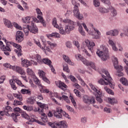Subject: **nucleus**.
Returning a JSON list of instances; mask_svg holds the SVG:
<instances>
[{
    "label": "nucleus",
    "mask_w": 128,
    "mask_h": 128,
    "mask_svg": "<svg viewBox=\"0 0 128 128\" xmlns=\"http://www.w3.org/2000/svg\"><path fill=\"white\" fill-rule=\"evenodd\" d=\"M21 116L22 118H26V120H28L29 121L27 122V124H32V122H36L38 124H41L42 126H44L46 124V122H48V117L46 116V114L44 113L42 114V121L40 120H36V116L34 115H32L30 116H28L26 113L24 112H22L21 113Z\"/></svg>",
    "instance_id": "obj_1"
},
{
    "label": "nucleus",
    "mask_w": 128,
    "mask_h": 128,
    "mask_svg": "<svg viewBox=\"0 0 128 128\" xmlns=\"http://www.w3.org/2000/svg\"><path fill=\"white\" fill-rule=\"evenodd\" d=\"M42 44H44V47L42 46V45H40V41L38 40H34V42L40 48H42V50L46 54V52H52L51 50H52L54 48H56V44H54L52 43V42L50 41H46L44 40H42ZM50 46V48L48 46Z\"/></svg>",
    "instance_id": "obj_2"
},
{
    "label": "nucleus",
    "mask_w": 128,
    "mask_h": 128,
    "mask_svg": "<svg viewBox=\"0 0 128 128\" xmlns=\"http://www.w3.org/2000/svg\"><path fill=\"white\" fill-rule=\"evenodd\" d=\"M103 74H106V76L104 75H102V78L105 80H104L103 79H100L98 82L100 84H102V86H108V84L110 86L111 88H114V84L112 82V77H110V73L108 70H102Z\"/></svg>",
    "instance_id": "obj_3"
},
{
    "label": "nucleus",
    "mask_w": 128,
    "mask_h": 128,
    "mask_svg": "<svg viewBox=\"0 0 128 128\" xmlns=\"http://www.w3.org/2000/svg\"><path fill=\"white\" fill-rule=\"evenodd\" d=\"M108 48H106L104 45L100 46V48L96 52V54L98 56H100L104 62H106L108 58Z\"/></svg>",
    "instance_id": "obj_4"
},
{
    "label": "nucleus",
    "mask_w": 128,
    "mask_h": 128,
    "mask_svg": "<svg viewBox=\"0 0 128 128\" xmlns=\"http://www.w3.org/2000/svg\"><path fill=\"white\" fill-rule=\"evenodd\" d=\"M112 60L114 62V68L117 70V76H123L124 73L122 72V66H118V58L116 56H114L112 58Z\"/></svg>",
    "instance_id": "obj_5"
},
{
    "label": "nucleus",
    "mask_w": 128,
    "mask_h": 128,
    "mask_svg": "<svg viewBox=\"0 0 128 128\" xmlns=\"http://www.w3.org/2000/svg\"><path fill=\"white\" fill-rule=\"evenodd\" d=\"M32 58L33 60H36V62L40 64H50L51 62L50 60L48 58H43L42 60L40 55L38 54L32 55Z\"/></svg>",
    "instance_id": "obj_6"
},
{
    "label": "nucleus",
    "mask_w": 128,
    "mask_h": 128,
    "mask_svg": "<svg viewBox=\"0 0 128 128\" xmlns=\"http://www.w3.org/2000/svg\"><path fill=\"white\" fill-rule=\"evenodd\" d=\"M54 116L57 118H62V116H65V118H68L70 116L66 112H64L62 108L58 107L56 108V111H54Z\"/></svg>",
    "instance_id": "obj_7"
},
{
    "label": "nucleus",
    "mask_w": 128,
    "mask_h": 128,
    "mask_svg": "<svg viewBox=\"0 0 128 128\" xmlns=\"http://www.w3.org/2000/svg\"><path fill=\"white\" fill-rule=\"evenodd\" d=\"M63 22L64 24H68L65 26V30L67 32H72V30H74V24H76V22L68 18L64 19L63 20Z\"/></svg>",
    "instance_id": "obj_8"
},
{
    "label": "nucleus",
    "mask_w": 128,
    "mask_h": 128,
    "mask_svg": "<svg viewBox=\"0 0 128 128\" xmlns=\"http://www.w3.org/2000/svg\"><path fill=\"white\" fill-rule=\"evenodd\" d=\"M52 24L54 28H58V30H59V32L60 34L66 35V34H69L70 32H66V28L65 30H64L62 27H60V26H58V22L56 21V18L52 19Z\"/></svg>",
    "instance_id": "obj_9"
},
{
    "label": "nucleus",
    "mask_w": 128,
    "mask_h": 128,
    "mask_svg": "<svg viewBox=\"0 0 128 128\" xmlns=\"http://www.w3.org/2000/svg\"><path fill=\"white\" fill-rule=\"evenodd\" d=\"M49 126L52 128H68V124L66 121H60L58 124H54L51 122H48Z\"/></svg>",
    "instance_id": "obj_10"
},
{
    "label": "nucleus",
    "mask_w": 128,
    "mask_h": 128,
    "mask_svg": "<svg viewBox=\"0 0 128 128\" xmlns=\"http://www.w3.org/2000/svg\"><path fill=\"white\" fill-rule=\"evenodd\" d=\"M78 6H80V4L76 3L73 10L74 16H76V18H78L79 20H84V16H82V14H80Z\"/></svg>",
    "instance_id": "obj_11"
},
{
    "label": "nucleus",
    "mask_w": 128,
    "mask_h": 128,
    "mask_svg": "<svg viewBox=\"0 0 128 128\" xmlns=\"http://www.w3.org/2000/svg\"><path fill=\"white\" fill-rule=\"evenodd\" d=\"M10 44L14 46V48H16V49L14 50L16 54L20 58V56H22V46H20L18 44H16L14 42H10Z\"/></svg>",
    "instance_id": "obj_12"
},
{
    "label": "nucleus",
    "mask_w": 128,
    "mask_h": 128,
    "mask_svg": "<svg viewBox=\"0 0 128 128\" xmlns=\"http://www.w3.org/2000/svg\"><path fill=\"white\" fill-rule=\"evenodd\" d=\"M92 30H90L89 34L94 36V38L98 39L100 36V32L96 28H94V25H92Z\"/></svg>",
    "instance_id": "obj_13"
},
{
    "label": "nucleus",
    "mask_w": 128,
    "mask_h": 128,
    "mask_svg": "<svg viewBox=\"0 0 128 128\" xmlns=\"http://www.w3.org/2000/svg\"><path fill=\"white\" fill-rule=\"evenodd\" d=\"M82 24L84 26V28L86 30V32H88V29L86 27V25L84 23L80 22V21H77V25L78 26V31L79 32L82 34V36H86V32H84V30H82Z\"/></svg>",
    "instance_id": "obj_14"
},
{
    "label": "nucleus",
    "mask_w": 128,
    "mask_h": 128,
    "mask_svg": "<svg viewBox=\"0 0 128 128\" xmlns=\"http://www.w3.org/2000/svg\"><path fill=\"white\" fill-rule=\"evenodd\" d=\"M83 101L85 104H96V100L93 96H83Z\"/></svg>",
    "instance_id": "obj_15"
},
{
    "label": "nucleus",
    "mask_w": 128,
    "mask_h": 128,
    "mask_svg": "<svg viewBox=\"0 0 128 128\" xmlns=\"http://www.w3.org/2000/svg\"><path fill=\"white\" fill-rule=\"evenodd\" d=\"M22 22H24V24H30V22H32V24H34V22H40V21H38V20L34 16L26 17L25 18L22 19Z\"/></svg>",
    "instance_id": "obj_16"
},
{
    "label": "nucleus",
    "mask_w": 128,
    "mask_h": 128,
    "mask_svg": "<svg viewBox=\"0 0 128 128\" xmlns=\"http://www.w3.org/2000/svg\"><path fill=\"white\" fill-rule=\"evenodd\" d=\"M36 12H37V18L40 20V22L42 24L43 26H46V21L44 20V18H42V12L40 8H36Z\"/></svg>",
    "instance_id": "obj_17"
},
{
    "label": "nucleus",
    "mask_w": 128,
    "mask_h": 128,
    "mask_svg": "<svg viewBox=\"0 0 128 128\" xmlns=\"http://www.w3.org/2000/svg\"><path fill=\"white\" fill-rule=\"evenodd\" d=\"M12 110V107L9 106H7L4 108L2 111L0 112V118H1L0 116H10V111Z\"/></svg>",
    "instance_id": "obj_18"
},
{
    "label": "nucleus",
    "mask_w": 128,
    "mask_h": 128,
    "mask_svg": "<svg viewBox=\"0 0 128 128\" xmlns=\"http://www.w3.org/2000/svg\"><path fill=\"white\" fill-rule=\"evenodd\" d=\"M14 96L18 98L20 101L18 100H14L13 104L14 106H22V94H14Z\"/></svg>",
    "instance_id": "obj_19"
},
{
    "label": "nucleus",
    "mask_w": 128,
    "mask_h": 128,
    "mask_svg": "<svg viewBox=\"0 0 128 128\" xmlns=\"http://www.w3.org/2000/svg\"><path fill=\"white\" fill-rule=\"evenodd\" d=\"M12 68L14 72H16L20 74H26V72H24V69H22V68L20 66H12Z\"/></svg>",
    "instance_id": "obj_20"
},
{
    "label": "nucleus",
    "mask_w": 128,
    "mask_h": 128,
    "mask_svg": "<svg viewBox=\"0 0 128 128\" xmlns=\"http://www.w3.org/2000/svg\"><path fill=\"white\" fill-rule=\"evenodd\" d=\"M16 40L18 42H22L24 40V34L21 31L16 32Z\"/></svg>",
    "instance_id": "obj_21"
},
{
    "label": "nucleus",
    "mask_w": 128,
    "mask_h": 128,
    "mask_svg": "<svg viewBox=\"0 0 128 128\" xmlns=\"http://www.w3.org/2000/svg\"><path fill=\"white\" fill-rule=\"evenodd\" d=\"M38 74L40 78H42L44 82H47V84H50V80H48V79L47 78L46 76V72H44L40 70L38 71Z\"/></svg>",
    "instance_id": "obj_22"
},
{
    "label": "nucleus",
    "mask_w": 128,
    "mask_h": 128,
    "mask_svg": "<svg viewBox=\"0 0 128 128\" xmlns=\"http://www.w3.org/2000/svg\"><path fill=\"white\" fill-rule=\"evenodd\" d=\"M82 62L85 66H90L93 70H96V64L94 62H89L88 60H86V59H83L82 60Z\"/></svg>",
    "instance_id": "obj_23"
},
{
    "label": "nucleus",
    "mask_w": 128,
    "mask_h": 128,
    "mask_svg": "<svg viewBox=\"0 0 128 128\" xmlns=\"http://www.w3.org/2000/svg\"><path fill=\"white\" fill-rule=\"evenodd\" d=\"M83 44H86V46H88V50H90V52L92 50V48H94V47L95 46L94 42H90L88 40H85Z\"/></svg>",
    "instance_id": "obj_24"
},
{
    "label": "nucleus",
    "mask_w": 128,
    "mask_h": 128,
    "mask_svg": "<svg viewBox=\"0 0 128 128\" xmlns=\"http://www.w3.org/2000/svg\"><path fill=\"white\" fill-rule=\"evenodd\" d=\"M22 64L24 68H28V66H32V62L28 60H24L22 62Z\"/></svg>",
    "instance_id": "obj_25"
},
{
    "label": "nucleus",
    "mask_w": 128,
    "mask_h": 128,
    "mask_svg": "<svg viewBox=\"0 0 128 128\" xmlns=\"http://www.w3.org/2000/svg\"><path fill=\"white\" fill-rule=\"evenodd\" d=\"M37 104L40 108H42V112H44V110H48V108L46 104H42V102H37Z\"/></svg>",
    "instance_id": "obj_26"
},
{
    "label": "nucleus",
    "mask_w": 128,
    "mask_h": 128,
    "mask_svg": "<svg viewBox=\"0 0 128 128\" xmlns=\"http://www.w3.org/2000/svg\"><path fill=\"white\" fill-rule=\"evenodd\" d=\"M34 82L36 83V84L38 86L40 90H40H42V88H44V86L40 84V80L38 78L36 77L34 78Z\"/></svg>",
    "instance_id": "obj_27"
},
{
    "label": "nucleus",
    "mask_w": 128,
    "mask_h": 128,
    "mask_svg": "<svg viewBox=\"0 0 128 128\" xmlns=\"http://www.w3.org/2000/svg\"><path fill=\"white\" fill-rule=\"evenodd\" d=\"M108 10L109 11L110 10V12H111L112 13V14L113 15V16H116V14H118L116 10L114 9V8L112 6H110V5L108 6Z\"/></svg>",
    "instance_id": "obj_28"
},
{
    "label": "nucleus",
    "mask_w": 128,
    "mask_h": 128,
    "mask_svg": "<svg viewBox=\"0 0 128 128\" xmlns=\"http://www.w3.org/2000/svg\"><path fill=\"white\" fill-rule=\"evenodd\" d=\"M30 32H32V34H38V27L36 26H30Z\"/></svg>",
    "instance_id": "obj_29"
},
{
    "label": "nucleus",
    "mask_w": 128,
    "mask_h": 128,
    "mask_svg": "<svg viewBox=\"0 0 128 128\" xmlns=\"http://www.w3.org/2000/svg\"><path fill=\"white\" fill-rule=\"evenodd\" d=\"M63 58L66 62L68 64H70L71 66H74V63L72 62V60L70 59V58H68V56H66V55L63 56Z\"/></svg>",
    "instance_id": "obj_30"
},
{
    "label": "nucleus",
    "mask_w": 128,
    "mask_h": 128,
    "mask_svg": "<svg viewBox=\"0 0 128 128\" xmlns=\"http://www.w3.org/2000/svg\"><path fill=\"white\" fill-rule=\"evenodd\" d=\"M108 44L110 46H112L113 50H114L115 52H116V50H118V48H116V44H114V41L109 40Z\"/></svg>",
    "instance_id": "obj_31"
},
{
    "label": "nucleus",
    "mask_w": 128,
    "mask_h": 128,
    "mask_svg": "<svg viewBox=\"0 0 128 128\" xmlns=\"http://www.w3.org/2000/svg\"><path fill=\"white\" fill-rule=\"evenodd\" d=\"M57 86H59V88H68V86L64 83V82H62L60 81L59 82H56Z\"/></svg>",
    "instance_id": "obj_32"
},
{
    "label": "nucleus",
    "mask_w": 128,
    "mask_h": 128,
    "mask_svg": "<svg viewBox=\"0 0 128 128\" xmlns=\"http://www.w3.org/2000/svg\"><path fill=\"white\" fill-rule=\"evenodd\" d=\"M89 86H90V88H92V90H94V92H96V94H101L100 90H98V89H96V87L94 85H92V84H90Z\"/></svg>",
    "instance_id": "obj_33"
},
{
    "label": "nucleus",
    "mask_w": 128,
    "mask_h": 128,
    "mask_svg": "<svg viewBox=\"0 0 128 128\" xmlns=\"http://www.w3.org/2000/svg\"><path fill=\"white\" fill-rule=\"evenodd\" d=\"M20 92L22 94H28L29 96L32 94V92L30 90L22 89Z\"/></svg>",
    "instance_id": "obj_34"
},
{
    "label": "nucleus",
    "mask_w": 128,
    "mask_h": 128,
    "mask_svg": "<svg viewBox=\"0 0 128 128\" xmlns=\"http://www.w3.org/2000/svg\"><path fill=\"white\" fill-rule=\"evenodd\" d=\"M4 22L5 26H8V28H12V24L10 22V21L6 20V19H4Z\"/></svg>",
    "instance_id": "obj_35"
},
{
    "label": "nucleus",
    "mask_w": 128,
    "mask_h": 128,
    "mask_svg": "<svg viewBox=\"0 0 128 128\" xmlns=\"http://www.w3.org/2000/svg\"><path fill=\"white\" fill-rule=\"evenodd\" d=\"M98 10V11L100 12H101V14H106V12H109L108 8V9H106V8L104 7H102V6L99 7Z\"/></svg>",
    "instance_id": "obj_36"
},
{
    "label": "nucleus",
    "mask_w": 128,
    "mask_h": 128,
    "mask_svg": "<svg viewBox=\"0 0 128 128\" xmlns=\"http://www.w3.org/2000/svg\"><path fill=\"white\" fill-rule=\"evenodd\" d=\"M23 30L26 36H28V32H30V26L27 25L26 27H24Z\"/></svg>",
    "instance_id": "obj_37"
},
{
    "label": "nucleus",
    "mask_w": 128,
    "mask_h": 128,
    "mask_svg": "<svg viewBox=\"0 0 128 128\" xmlns=\"http://www.w3.org/2000/svg\"><path fill=\"white\" fill-rule=\"evenodd\" d=\"M10 83L12 90H16L17 88L16 86V81H14V80H10Z\"/></svg>",
    "instance_id": "obj_38"
},
{
    "label": "nucleus",
    "mask_w": 128,
    "mask_h": 128,
    "mask_svg": "<svg viewBox=\"0 0 128 128\" xmlns=\"http://www.w3.org/2000/svg\"><path fill=\"white\" fill-rule=\"evenodd\" d=\"M48 38H52V36H55V38H60V35L58 33H52V34H47Z\"/></svg>",
    "instance_id": "obj_39"
},
{
    "label": "nucleus",
    "mask_w": 128,
    "mask_h": 128,
    "mask_svg": "<svg viewBox=\"0 0 128 128\" xmlns=\"http://www.w3.org/2000/svg\"><path fill=\"white\" fill-rule=\"evenodd\" d=\"M108 100L110 104H114L118 102V100L114 98H108Z\"/></svg>",
    "instance_id": "obj_40"
},
{
    "label": "nucleus",
    "mask_w": 128,
    "mask_h": 128,
    "mask_svg": "<svg viewBox=\"0 0 128 128\" xmlns=\"http://www.w3.org/2000/svg\"><path fill=\"white\" fill-rule=\"evenodd\" d=\"M70 98L71 100V102H72L74 106V108H76V106H77L76 102V100H74V96H72V95L70 94Z\"/></svg>",
    "instance_id": "obj_41"
},
{
    "label": "nucleus",
    "mask_w": 128,
    "mask_h": 128,
    "mask_svg": "<svg viewBox=\"0 0 128 128\" xmlns=\"http://www.w3.org/2000/svg\"><path fill=\"white\" fill-rule=\"evenodd\" d=\"M28 104H34V102H36V99L34 97L29 98L28 100Z\"/></svg>",
    "instance_id": "obj_42"
},
{
    "label": "nucleus",
    "mask_w": 128,
    "mask_h": 128,
    "mask_svg": "<svg viewBox=\"0 0 128 128\" xmlns=\"http://www.w3.org/2000/svg\"><path fill=\"white\" fill-rule=\"evenodd\" d=\"M120 82L124 84V86H128V82L126 78H122L120 79Z\"/></svg>",
    "instance_id": "obj_43"
},
{
    "label": "nucleus",
    "mask_w": 128,
    "mask_h": 128,
    "mask_svg": "<svg viewBox=\"0 0 128 128\" xmlns=\"http://www.w3.org/2000/svg\"><path fill=\"white\" fill-rule=\"evenodd\" d=\"M6 46H4V45L2 46V48L4 50H7L8 52H12V49L10 48V46H8V44H6Z\"/></svg>",
    "instance_id": "obj_44"
},
{
    "label": "nucleus",
    "mask_w": 128,
    "mask_h": 128,
    "mask_svg": "<svg viewBox=\"0 0 128 128\" xmlns=\"http://www.w3.org/2000/svg\"><path fill=\"white\" fill-rule=\"evenodd\" d=\"M76 78H78V80L80 82L82 86H86V82H84V80L82 79L80 75L78 74L76 75Z\"/></svg>",
    "instance_id": "obj_45"
},
{
    "label": "nucleus",
    "mask_w": 128,
    "mask_h": 128,
    "mask_svg": "<svg viewBox=\"0 0 128 128\" xmlns=\"http://www.w3.org/2000/svg\"><path fill=\"white\" fill-rule=\"evenodd\" d=\"M63 70L64 72H70V69L68 68V64H64L63 66Z\"/></svg>",
    "instance_id": "obj_46"
},
{
    "label": "nucleus",
    "mask_w": 128,
    "mask_h": 128,
    "mask_svg": "<svg viewBox=\"0 0 128 128\" xmlns=\"http://www.w3.org/2000/svg\"><path fill=\"white\" fill-rule=\"evenodd\" d=\"M97 94V96L96 97V100L99 102H100V104L102 102V100L100 98V97L102 96V92H101V94Z\"/></svg>",
    "instance_id": "obj_47"
},
{
    "label": "nucleus",
    "mask_w": 128,
    "mask_h": 128,
    "mask_svg": "<svg viewBox=\"0 0 128 128\" xmlns=\"http://www.w3.org/2000/svg\"><path fill=\"white\" fill-rule=\"evenodd\" d=\"M75 58H76V60H81V62H82V60H86L85 58H82V55L80 54H78L75 55Z\"/></svg>",
    "instance_id": "obj_48"
},
{
    "label": "nucleus",
    "mask_w": 128,
    "mask_h": 128,
    "mask_svg": "<svg viewBox=\"0 0 128 128\" xmlns=\"http://www.w3.org/2000/svg\"><path fill=\"white\" fill-rule=\"evenodd\" d=\"M104 88L108 94H114V92H112V90L108 88L106 86H105Z\"/></svg>",
    "instance_id": "obj_49"
},
{
    "label": "nucleus",
    "mask_w": 128,
    "mask_h": 128,
    "mask_svg": "<svg viewBox=\"0 0 128 128\" xmlns=\"http://www.w3.org/2000/svg\"><path fill=\"white\" fill-rule=\"evenodd\" d=\"M82 50L83 51V52H84L86 54V56H88L89 58H90L92 56V55H90V54L88 53V50H86V49L82 48Z\"/></svg>",
    "instance_id": "obj_50"
},
{
    "label": "nucleus",
    "mask_w": 128,
    "mask_h": 128,
    "mask_svg": "<svg viewBox=\"0 0 128 128\" xmlns=\"http://www.w3.org/2000/svg\"><path fill=\"white\" fill-rule=\"evenodd\" d=\"M15 84H17L18 86H24V84H22V82L20 80H19L18 79H15L14 80Z\"/></svg>",
    "instance_id": "obj_51"
},
{
    "label": "nucleus",
    "mask_w": 128,
    "mask_h": 128,
    "mask_svg": "<svg viewBox=\"0 0 128 128\" xmlns=\"http://www.w3.org/2000/svg\"><path fill=\"white\" fill-rule=\"evenodd\" d=\"M74 92L77 96H78V98H82V95H80V92L78 90L74 89Z\"/></svg>",
    "instance_id": "obj_52"
},
{
    "label": "nucleus",
    "mask_w": 128,
    "mask_h": 128,
    "mask_svg": "<svg viewBox=\"0 0 128 128\" xmlns=\"http://www.w3.org/2000/svg\"><path fill=\"white\" fill-rule=\"evenodd\" d=\"M23 108L25 110H27V112H30V110H32V107H30L26 106H23Z\"/></svg>",
    "instance_id": "obj_53"
},
{
    "label": "nucleus",
    "mask_w": 128,
    "mask_h": 128,
    "mask_svg": "<svg viewBox=\"0 0 128 128\" xmlns=\"http://www.w3.org/2000/svg\"><path fill=\"white\" fill-rule=\"evenodd\" d=\"M118 34V30H112V36H116Z\"/></svg>",
    "instance_id": "obj_54"
},
{
    "label": "nucleus",
    "mask_w": 128,
    "mask_h": 128,
    "mask_svg": "<svg viewBox=\"0 0 128 128\" xmlns=\"http://www.w3.org/2000/svg\"><path fill=\"white\" fill-rule=\"evenodd\" d=\"M94 6H100V3L98 0H94Z\"/></svg>",
    "instance_id": "obj_55"
},
{
    "label": "nucleus",
    "mask_w": 128,
    "mask_h": 128,
    "mask_svg": "<svg viewBox=\"0 0 128 128\" xmlns=\"http://www.w3.org/2000/svg\"><path fill=\"white\" fill-rule=\"evenodd\" d=\"M51 62L50 64H48V66H49L50 68H51V70L53 74H56V70H54V68L52 66V60H50Z\"/></svg>",
    "instance_id": "obj_56"
},
{
    "label": "nucleus",
    "mask_w": 128,
    "mask_h": 128,
    "mask_svg": "<svg viewBox=\"0 0 128 128\" xmlns=\"http://www.w3.org/2000/svg\"><path fill=\"white\" fill-rule=\"evenodd\" d=\"M4 66L5 68H10L11 70H12V67L14 66H11L10 64H8V63H6L4 64Z\"/></svg>",
    "instance_id": "obj_57"
},
{
    "label": "nucleus",
    "mask_w": 128,
    "mask_h": 128,
    "mask_svg": "<svg viewBox=\"0 0 128 128\" xmlns=\"http://www.w3.org/2000/svg\"><path fill=\"white\" fill-rule=\"evenodd\" d=\"M40 92H46V94H48L50 92L48 90L46 89V87H44V86H43L42 90L40 88Z\"/></svg>",
    "instance_id": "obj_58"
},
{
    "label": "nucleus",
    "mask_w": 128,
    "mask_h": 128,
    "mask_svg": "<svg viewBox=\"0 0 128 128\" xmlns=\"http://www.w3.org/2000/svg\"><path fill=\"white\" fill-rule=\"evenodd\" d=\"M66 48H72V42L70 41H68L66 43Z\"/></svg>",
    "instance_id": "obj_59"
},
{
    "label": "nucleus",
    "mask_w": 128,
    "mask_h": 128,
    "mask_svg": "<svg viewBox=\"0 0 128 128\" xmlns=\"http://www.w3.org/2000/svg\"><path fill=\"white\" fill-rule=\"evenodd\" d=\"M26 72L28 74H30V76H32V74H34V72H32V69L30 68H27Z\"/></svg>",
    "instance_id": "obj_60"
},
{
    "label": "nucleus",
    "mask_w": 128,
    "mask_h": 128,
    "mask_svg": "<svg viewBox=\"0 0 128 128\" xmlns=\"http://www.w3.org/2000/svg\"><path fill=\"white\" fill-rule=\"evenodd\" d=\"M70 78L71 80V81L73 82H76V77H74V76L70 75Z\"/></svg>",
    "instance_id": "obj_61"
},
{
    "label": "nucleus",
    "mask_w": 128,
    "mask_h": 128,
    "mask_svg": "<svg viewBox=\"0 0 128 128\" xmlns=\"http://www.w3.org/2000/svg\"><path fill=\"white\" fill-rule=\"evenodd\" d=\"M74 46H76V48H80V43L78 42V41H74Z\"/></svg>",
    "instance_id": "obj_62"
},
{
    "label": "nucleus",
    "mask_w": 128,
    "mask_h": 128,
    "mask_svg": "<svg viewBox=\"0 0 128 128\" xmlns=\"http://www.w3.org/2000/svg\"><path fill=\"white\" fill-rule=\"evenodd\" d=\"M4 80H6V76H2L0 78V84H3L4 82Z\"/></svg>",
    "instance_id": "obj_63"
},
{
    "label": "nucleus",
    "mask_w": 128,
    "mask_h": 128,
    "mask_svg": "<svg viewBox=\"0 0 128 128\" xmlns=\"http://www.w3.org/2000/svg\"><path fill=\"white\" fill-rule=\"evenodd\" d=\"M81 122H82L83 124H86V118L82 117L81 118Z\"/></svg>",
    "instance_id": "obj_64"
}]
</instances>
